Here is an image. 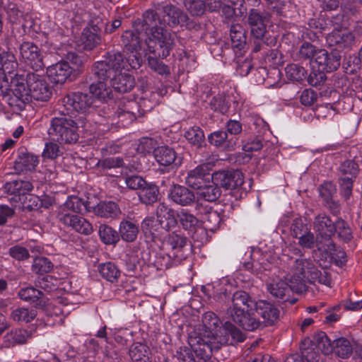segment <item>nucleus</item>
<instances>
[{
	"instance_id": "obj_23",
	"label": "nucleus",
	"mask_w": 362,
	"mask_h": 362,
	"mask_svg": "<svg viewBox=\"0 0 362 362\" xmlns=\"http://www.w3.org/2000/svg\"><path fill=\"white\" fill-rule=\"evenodd\" d=\"M208 141L211 145L229 151L235 150L236 146V139H228L227 132L223 130L211 133L208 136Z\"/></svg>"
},
{
	"instance_id": "obj_38",
	"label": "nucleus",
	"mask_w": 362,
	"mask_h": 362,
	"mask_svg": "<svg viewBox=\"0 0 362 362\" xmlns=\"http://www.w3.org/2000/svg\"><path fill=\"white\" fill-rule=\"evenodd\" d=\"M141 228L146 235L149 233L151 241L155 243V245L158 243L161 242L160 239L155 235L156 232H158L159 230L161 229V223L158 221V217H156V218L153 217H146L141 222Z\"/></svg>"
},
{
	"instance_id": "obj_1",
	"label": "nucleus",
	"mask_w": 362,
	"mask_h": 362,
	"mask_svg": "<svg viewBox=\"0 0 362 362\" xmlns=\"http://www.w3.org/2000/svg\"><path fill=\"white\" fill-rule=\"evenodd\" d=\"M142 30L144 33L127 30L122 35V44L131 54L124 59L127 68L136 69L141 64V54L148 52L165 58L170 55L174 42L172 35L164 29L165 20H161L157 12L148 10L144 14Z\"/></svg>"
},
{
	"instance_id": "obj_14",
	"label": "nucleus",
	"mask_w": 362,
	"mask_h": 362,
	"mask_svg": "<svg viewBox=\"0 0 362 362\" xmlns=\"http://www.w3.org/2000/svg\"><path fill=\"white\" fill-rule=\"evenodd\" d=\"M313 68L317 65V69L327 72H332L338 69L340 65V57L329 54L325 49H317L313 60L311 61Z\"/></svg>"
},
{
	"instance_id": "obj_47",
	"label": "nucleus",
	"mask_w": 362,
	"mask_h": 362,
	"mask_svg": "<svg viewBox=\"0 0 362 362\" xmlns=\"http://www.w3.org/2000/svg\"><path fill=\"white\" fill-rule=\"evenodd\" d=\"M36 317V310L27 308H18L12 311L11 317L15 322H30Z\"/></svg>"
},
{
	"instance_id": "obj_32",
	"label": "nucleus",
	"mask_w": 362,
	"mask_h": 362,
	"mask_svg": "<svg viewBox=\"0 0 362 362\" xmlns=\"http://www.w3.org/2000/svg\"><path fill=\"white\" fill-rule=\"evenodd\" d=\"M18 296L21 300L30 303H35L37 306H42L45 303L43 292L34 287L21 288L18 291Z\"/></svg>"
},
{
	"instance_id": "obj_22",
	"label": "nucleus",
	"mask_w": 362,
	"mask_h": 362,
	"mask_svg": "<svg viewBox=\"0 0 362 362\" xmlns=\"http://www.w3.org/2000/svg\"><path fill=\"white\" fill-rule=\"evenodd\" d=\"M156 215L161 223V229L168 231L176 227L177 220L175 211L165 203H159L156 209Z\"/></svg>"
},
{
	"instance_id": "obj_35",
	"label": "nucleus",
	"mask_w": 362,
	"mask_h": 362,
	"mask_svg": "<svg viewBox=\"0 0 362 362\" xmlns=\"http://www.w3.org/2000/svg\"><path fill=\"white\" fill-rule=\"evenodd\" d=\"M332 352L339 358H348L353 354V344L345 337L336 339L333 341Z\"/></svg>"
},
{
	"instance_id": "obj_4",
	"label": "nucleus",
	"mask_w": 362,
	"mask_h": 362,
	"mask_svg": "<svg viewBox=\"0 0 362 362\" xmlns=\"http://www.w3.org/2000/svg\"><path fill=\"white\" fill-rule=\"evenodd\" d=\"M296 284H291V289L296 293H302L305 288V282H318L332 287V279L329 274L318 270L314 264L305 258H298L294 262Z\"/></svg>"
},
{
	"instance_id": "obj_48",
	"label": "nucleus",
	"mask_w": 362,
	"mask_h": 362,
	"mask_svg": "<svg viewBox=\"0 0 362 362\" xmlns=\"http://www.w3.org/2000/svg\"><path fill=\"white\" fill-rule=\"evenodd\" d=\"M158 189L155 185H145L141 189L139 197L141 202L150 204L156 202L158 199Z\"/></svg>"
},
{
	"instance_id": "obj_46",
	"label": "nucleus",
	"mask_w": 362,
	"mask_h": 362,
	"mask_svg": "<svg viewBox=\"0 0 362 362\" xmlns=\"http://www.w3.org/2000/svg\"><path fill=\"white\" fill-rule=\"evenodd\" d=\"M230 38L233 47L241 49L246 43V35L242 25H233L230 28Z\"/></svg>"
},
{
	"instance_id": "obj_9",
	"label": "nucleus",
	"mask_w": 362,
	"mask_h": 362,
	"mask_svg": "<svg viewBox=\"0 0 362 362\" xmlns=\"http://www.w3.org/2000/svg\"><path fill=\"white\" fill-rule=\"evenodd\" d=\"M20 59L26 66L35 71L43 69L45 64L40 49L32 42H23L19 47Z\"/></svg>"
},
{
	"instance_id": "obj_53",
	"label": "nucleus",
	"mask_w": 362,
	"mask_h": 362,
	"mask_svg": "<svg viewBox=\"0 0 362 362\" xmlns=\"http://www.w3.org/2000/svg\"><path fill=\"white\" fill-rule=\"evenodd\" d=\"M114 119L117 118V124L119 127H125L131 124L136 119L135 115L127 110L119 108L113 115Z\"/></svg>"
},
{
	"instance_id": "obj_58",
	"label": "nucleus",
	"mask_w": 362,
	"mask_h": 362,
	"mask_svg": "<svg viewBox=\"0 0 362 362\" xmlns=\"http://www.w3.org/2000/svg\"><path fill=\"white\" fill-rule=\"evenodd\" d=\"M185 8L193 16H201L206 7L204 0H184Z\"/></svg>"
},
{
	"instance_id": "obj_34",
	"label": "nucleus",
	"mask_w": 362,
	"mask_h": 362,
	"mask_svg": "<svg viewBox=\"0 0 362 362\" xmlns=\"http://www.w3.org/2000/svg\"><path fill=\"white\" fill-rule=\"evenodd\" d=\"M28 337V333L25 329H12L4 337L2 346L10 348L16 344H23L26 341Z\"/></svg>"
},
{
	"instance_id": "obj_50",
	"label": "nucleus",
	"mask_w": 362,
	"mask_h": 362,
	"mask_svg": "<svg viewBox=\"0 0 362 362\" xmlns=\"http://www.w3.org/2000/svg\"><path fill=\"white\" fill-rule=\"evenodd\" d=\"M285 71L287 78L293 81H301L306 76L305 69L296 64L287 65Z\"/></svg>"
},
{
	"instance_id": "obj_24",
	"label": "nucleus",
	"mask_w": 362,
	"mask_h": 362,
	"mask_svg": "<svg viewBox=\"0 0 362 362\" xmlns=\"http://www.w3.org/2000/svg\"><path fill=\"white\" fill-rule=\"evenodd\" d=\"M354 41V35L347 30H333L327 36V42L330 46H337L339 48L350 47Z\"/></svg>"
},
{
	"instance_id": "obj_31",
	"label": "nucleus",
	"mask_w": 362,
	"mask_h": 362,
	"mask_svg": "<svg viewBox=\"0 0 362 362\" xmlns=\"http://www.w3.org/2000/svg\"><path fill=\"white\" fill-rule=\"evenodd\" d=\"M218 185L212 179L208 183L198 189L197 195L199 199L206 202H215L221 196V190Z\"/></svg>"
},
{
	"instance_id": "obj_57",
	"label": "nucleus",
	"mask_w": 362,
	"mask_h": 362,
	"mask_svg": "<svg viewBox=\"0 0 362 362\" xmlns=\"http://www.w3.org/2000/svg\"><path fill=\"white\" fill-rule=\"evenodd\" d=\"M315 252H324L327 258L332 260V263L337 266L341 267L346 262V254L345 250H315Z\"/></svg>"
},
{
	"instance_id": "obj_12",
	"label": "nucleus",
	"mask_w": 362,
	"mask_h": 362,
	"mask_svg": "<svg viewBox=\"0 0 362 362\" xmlns=\"http://www.w3.org/2000/svg\"><path fill=\"white\" fill-rule=\"evenodd\" d=\"M270 22V15L264 11L252 8L249 11L247 23L252 36L261 39L267 32V27Z\"/></svg>"
},
{
	"instance_id": "obj_60",
	"label": "nucleus",
	"mask_w": 362,
	"mask_h": 362,
	"mask_svg": "<svg viewBox=\"0 0 362 362\" xmlns=\"http://www.w3.org/2000/svg\"><path fill=\"white\" fill-rule=\"evenodd\" d=\"M124 165L123 159L121 157H110L103 160H99L97 166L103 170H110L112 168L122 167Z\"/></svg>"
},
{
	"instance_id": "obj_41",
	"label": "nucleus",
	"mask_w": 362,
	"mask_h": 362,
	"mask_svg": "<svg viewBox=\"0 0 362 362\" xmlns=\"http://www.w3.org/2000/svg\"><path fill=\"white\" fill-rule=\"evenodd\" d=\"M59 211L82 214L87 211V203L78 197L71 196L60 207Z\"/></svg>"
},
{
	"instance_id": "obj_28",
	"label": "nucleus",
	"mask_w": 362,
	"mask_h": 362,
	"mask_svg": "<svg viewBox=\"0 0 362 362\" xmlns=\"http://www.w3.org/2000/svg\"><path fill=\"white\" fill-rule=\"evenodd\" d=\"M93 213L101 218H116L121 214L118 205L114 202H100L93 208Z\"/></svg>"
},
{
	"instance_id": "obj_45",
	"label": "nucleus",
	"mask_w": 362,
	"mask_h": 362,
	"mask_svg": "<svg viewBox=\"0 0 362 362\" xmlns=\"http://www.w3.org/2000/svg\"><path fill=\"white\" fill-rule=\"evenodd\" d=\"M316 347L310 339H305L300 345L301 356L297 354L302 360L305 358L308 362H317L319 360L318 351L315 350Z\"/></svg>"
},
{
	"instance_id": "obj_10",
	"label": "nucleus",
	"mask_w": 362,
	"mask_h": 362,
	"mask_svg": "<svg viewBox=\"0 0 362 362\" xmlns=\"http://www.w3.org/2000/svg\"><path fill=\"white\" fill-rule=\"evenodd\" d=\"M57 218L64 226L83 235L93 231L92 224L84 217L70 211H59Z\"/></svg>"
},
{
	"instance_id": "obj_21",
	"label": "nucleus",
	"mask_w": 362,
	"mask_h": 362,
	"mask_svg": "<svg viewBox=\"0 0 362 362\" xmlns=\"http://www.w3.org/2000/svg\"><path fill=\"white\" fill-rule=\"evenodd\" d=\"M168 197L170 200L182 206L191 205L195 199L194 194L192 191L179 185H173L170 187Z\"/></svg>"
},
{
	"instance_id": "obj_15",
	"label": "nucleus",
	"mask_w": 362,
	"mask_h": 362,
	"mask_svg": "<svg viewBox=\"0 0 362 362\" xmlns=\"http://www.w3.org/2000/svg\"><path fill=\"white\" fill-rule=\"evenodd\" d=\"M211 179L209 168L206 165H199L187 172L185 177V184L191 188L198 189L208 183Z\"/></svg>"
},
{
	"instance_id": "obj_8",
	"label": "nucleus",
	"mask_w": 362,
	"mask_h": 362,
	"mask_svg": "<svg viewBox=\"0 0 362 362\" xmlns=\"http://www.w3.org/2000/svg\"><path fill=\"white\" fill-rule=\"evenodd\" d=\"M314 229L317 232L316 237L317 249L327 247L328 249L334 247L332 235L336 226V222L333 223L329 216L320 214L315 218L313 222Z\"/></svg>"
},
{
	"instance_id": "obj_52",
	"label": "nucleus",
	"mask_w": 362,
	"mask_h": 362,
	"mask_svg": "<svg viewBox=\"0 0 362 362\" xmlns=\"http://www.w3.org/2000/svg\"><path fill=\"white\" fill-rule=\"evenodd\" d=\"M18 65L16 56L12 52H3V60L0 64V69H1L5 74L13 73L18 68Z\"/></svg>"
},
{
	"instance_id": "obj_64",
	"label": "nucleus",
	"mask_w": 362,
	"mask_h": 362,
	"mask_svg": "<svg viewBox=\"0 0 362 362\" xmlns=\"http://www.w3.org/2000/svg\"><path fill=\"white\" fill-rule=\"evenodd\" d=\"M319 192L320 197L325 202L332 198V196L337 192V188L332 182H325L320 186Z\"/></svg>"
},
{
	"instance_id": "obj_20",
	"label": "nucleus",
	"mask_w": 362,
	"mask_h": 362,
	"mask_svg": "<svg viewBox=\"0 0 362 362\" xmlns=\"http://www.w3.org/2000/svg\"><path fill=\"white\" fill-rule=\"evenodd\" d=\"M232 305L228 308V314L231 315L238 310H253L257 301H255L247 292L237 291L232 296Z\"/></svg>"
},
{
	"instance_id": "obj_56",
	"label": "nucleus",
	"mask_w": 362,
	"mask_h": 362,
	"mask_svg": "<svg viewBox=\"0 0 362 362\" xmlns=\"http://www.w3.org/2000/svg\"><path fill=\"white\" fill-rule=\"evenodd\" d=\"M334 231H337L339 238L344 243H348L352 239L351 228L348 224L341 218H339L336 221Z\"/></svg>"
},
{
	"instance_id": "obj_5",
	"label": "nucleus",
	"mask_w": 362,
	"mask_h": 362,
	"mask_svg": "<svg viewBox=\"0 0 362 362\" xmlns=\"http://www.w3.org/2000/svg\"><path fill=\"white\" fill-rule=\"evenodd\" d=\"M228 339L225 337L207 334L204 337H191L189 344L192 353L194 354L195 362H211L213 352L218 351L223 345L228 344Z\"/></svg>"
},
{
	"instance_id": "obj_25",
	"label": "nucleus",
	"mask_w": 362,
	"mask_h": 362,
	"mask_svg": "<svg viewBox=\"0 0 362 362\" xmlns=\"http://www.w3.org/2000/svg\"><path fill=\"white\" fill-rule=\"evenodd\" d=\"M39 163L38 157L29 152H21L16 158L14 168L18 173L35 170Z\"/></svg>"
},
{
	"instance_id": "obj_42",
	"label": "nucleus",
	"mask_w": 362,
	"mask_h": 362,
	"mask_svg": "<svg viewBox=\"0 0 362 362\" xmlns=\"http://www.w3.org/2000/svg\"><path fill=\"white\" fill-rule=\"evenodd\" d=\"M105 81L101 80L92 83L90 86V92L97 98L105 101L112 98V90L110 85L108 86Z\"/></svg>"
},
{
	"instance_id": "obj_3",
	"label": "nucleus",
	"mask_w": 362,
	"mask_h": 362,
	"mask_svg": "<svg viewBox=\"0 0 362 362\" xmlns=\"http://www.w3.org/2000/svg\"><path fill=\"white\" fill-rule=\"evenodd\" d=\"M13 95L23 103L31 99L39 101H47L52 95V88L44 76L28 73L25 77L23 74H16L11 81Z\"/></svg>"
},
{
	"instance_id": "obj_29",
	"label": "nucleus",
	"mask_w": 362,
	"mask_h": 362,
	"mask_svg": "<svg viewBox=\"0 0 362 362\" xmlns=\"http://www.w3.org/2000/svg\"><path fill=\"white\" fill-rule=\"evenodd\" d=\"M148 346L141 342L133 343L129 349L130 362H151Z\"/></svg>"
},
{
	"instance_id": "obj_27",
	"label": "nucleus",
	"mask_w": 362,
	"mask_h": 362,
	"mask_svg": "<svg viewBox=\"0 0 362 362\" xmlns=\"http://www.w3.org/2000/svg\"><path fill=\"white\" fill-rule=\"evenodd\" d=\"M163 13L168 17V23L170 26L187 25L188 16L183 11L172 5L163 7Z\"/></svg>"
},
{
	"instance_id": "obj_55",
	"label": "nucleus",
	"mask_w": 362,
	"mask_h": 362,
	"mask_svg": "<svg viewBox=\"0 0 362 362\" xmlns=\"http://www.w3.org/2000/svg\"><path fill=\"white\" fill-rule=\"evenodd\" d=\"M191 235L193 240V243L192 245L193 249L201 248L202 247H204L206 243L209 242V238L206 231V228H203L202 226H199L196 230V231H193Z\"/></svg>"
},
{
	"instance_id": "obj_61",
	"label": "nucleus",
	"mask_w": 362,
	"mask_h": 362,
	"mask_svg": "<svg viewBox=\"0 0 362 362\" xmlns=\"http://www.w3.org/2000/svg\"><path fill=\"white\" fill-rule=\"evenodd\" d=\"M149 254H153L154 257L156 258L155 263L160 264V266L165 265L167 266L172 258V256L176 257L177 255H175V250H170L171 253L165 254L163 250H148Z\"/></svg>"
},
{
	"instance_id": "obj_44",
	"label": "nucleus",
	"mask_w": 362,
	"mask_h": 362,
	"mask_svg": "<svg viewBox=\"0 0 362 362\" xmlns=\"http://www.w3.org/2000/svg\"><path fill=\"white\" fill-rule=\"evenodd\" d=\"M312 343L317 350H320L324 354L328 355L332 353L333 341L331 342L324 332H319L313 337Z\"/></svg>"
},
{
	"instance_id": "obj_36",
	"label": "nucleus",
	"mask_w": 362,
	"mask_h": 362,
	"mask_svg": "<svg viewBox=\"0 0 362 362\" xmlns=\"http://www.w3.org/2000/svg\"><path fill=\"white\" fill-rule=\"evenodd\" d=\"M139 227L134 223L123 220L120 222L119 227V235L122 239L128 243L134 242L138 235Z\"/></svg>"
},
{
	"instance_id": "obj_18",
	"label": "nucleus",
	"mask_w": 362,
	"mask_h": 362,
	"mask_svg": "<svg viewBox=\"0 0 362 362\" xmlns=\"http://www.w3.org/2000/svg\"><path fill=\"white\" fill-rule=\"evenodd\" d=\"M293 274L289 279V282L286 283L282 280L279 281H273L267 285V289L271 295L275 297L278 302H286L288 299L286 296L290 293L291 289V284H296V275L295 274V267L293 266Z\"/></svg>"
},
{
	"instance_id": "obj_30",
	"label": "nucleus",
	"mask_w": 362,
	"mask_h": 362,
	"mask_svg": "<svg viewBox=\"0 0 362 362\" xmlns=\"http://www.w3.org/2000/svg\"><path fill=\"white\" fill-rule=\"evenodd\" d=\"M81 41L85 49L92 50L94 49L100 42L98 28L94 25L84 28Z\"/></svg>"
},
{
	"instance_id": "obj_37",
	"label": "nucleus",
	"mask_w": 362,
	"mask_h": 362,
	"mask_svg": "<svg viewBox=\"0 0 362 362\" xmlns=\"http://www.w3.org/2000/svg\"><path fill=\"white\" fill-rule=\"evenodd\" d=\"M177 217L183 229L188 231L189 234L196 231L202 226L201 222L196 216L185 210H181L177 214Z\"/></svg>"
},
{
	"instance_id": "obj_2",
	"label": "nucleus",
	"mask_w": 362,
	"mask_h": 362,
	"mask_svg": "<svg viewBox=\"0 0 362 362\" xmlns=\"http://www.w3.org/2000/svg\"><path fill=\"white\" fill-rule=\"evenodd\" d=\"M127 66L120 52H111L103 59L95 63L93 71L99 80L109 79L112 90L124 93L135 86L134 78L129 74L122 72Z\"/></svg>"
},
{
	"instance_id": "obj_11",
	"label": "nucleus",
	"mask_w": 362,
	"mask_h": 362,
	"mask_svg": "<svg viewBox=\"0 0 362 362\" xmlns=\"http://www.w3.org/2000/svg\"><path fill=\"white\" fill-rule=\"evenodd\" d=\"M211 179L215 183L226 189L241 187L244 184V176L240 170H221L214 173Z\"/></svg>"
},
{
	"instance_id": "obj_7",
	"label": "nucleus",
	"mask_w": 362,
	"mask_h": 362,
	"mask_svg": "<svg viewBox=\"0 0 362 362\" xmlns=\"http://www.w3.org/2000/svg\"><path fill=\"white\" fill-rule=\"evenodd\" d=\"M93 103V96L88 93H71L59 100L58 110L64 116L74 115L77 112L85 113L90 108Z\"/></svg>"
},
{
	"instance_id": "obj_13",
	"label": "nucleus",
	"mask_w": 362,
	"mask_h": 362,
	"mask_svg": "<svg viewBox=\"0 0 362 362\" xmlns=\"http://www.w3.org/2000/svg\"><path fill=\"white\" fill-rule=\"evenodd\" d=\"M254 310L263 319L261 321L262 329L267 326L274 325L279 319L280 310L267 300H257Z\"/></svg>"
},
{
	"instance_id": "obj_33",
	"label": "nucleus",
	"mask_w": 362,
	"mask_h": 362,
	"mask_svg": "<svg viewBox=\"0 0 362 362\" xmlns=\"http://www.w3.org/2000/svg\"><path fill=\"white\" fill-rule=\"evenodd\" d=\"M188 240L187 238L177 232H174L169 234L168 236L162 242V245H160L158 243L154 245L150 244L148 249H155L156 247L162 248L164 247H170L172 249L182 248L187 245Z\"/></svg>"
},
{
	"instance_id": "obj_17",
	"label": "nucleus",
	"mask_w": 362,
	"mask_h": 362,
	"mask_svg": "<svg viewBox=\"0 0 362 362\" xmlns=\"http://www.w3.org/2000/svg\"><path fill=\"white\" fill-rule=\"evenodd\" d=\"M252 311V310H238L229 315L236 324L247 331L253 332L262 329L261 321L255 316Z\"/></svg>"
},
{
	"instance_id": "obj_6",
	"label": "nucleus",
	"mask_w": 362,
	"mask_h": 362,
	"mask_svg": "<svg viewBox=\"0 0 362 362\" xmlns=\"http://www.w3.org/2000/svg\"><path fill=\"white\" fill-rule=\"evenodd\" d=\"M78 124L74 119L66 117H54L50 121L48 134L59 143L73 144L78 139Z\"/></svg>"
},
{
	"instance_id": "obj_62",
	"label": "nucleus",
	"mask_w": 362,
	"mask_h": 362,
	"mask_svg": "<svg viewBox=\"0 0 362 362\" xmlns=\"http://www.w3.org/2000/svg\"><path fill=\"white\" fill-rule=\"evenodd\" d=\"M325 72L327 71L320 70L319 69L315 70V68H313L308 78L309 84L312 86L322 85L327 78Z\"/></svg>"
},
{
	"instance_id": "obj_26",
	"label": "nucleus",
	"mask_w": 362,
	"mask_h": 362,
	"mask_svg": "<svg viewBox=\"0 0 362 362\" xmlns=\"http://www.w3.org/2000/svg\"><path fill=\"white\" fill-rule=\"evenodd\" d=\"M154 158L160 165L168 166L173 163L180 164L177 162V153L173 148L168 146H158L153 151Z\"/></svg>"
},
{
	"instance_id": "obj_43",
	"label": "nucleus",
	"mask_w": 362,
	"mask_h": 362,
	"mask_svg": "<svg viewBox=\"0 0 362 362\" xmlns=\"http://www.w3.org/2000/svg\"><path fill=\"white\" fill-rule=\"evenodd\" d=\"M98 233L101 241L107 245L115 246L119 240V233L108 225H100Z\"/></svg>"
},
{
	"instance_id": "obj_39",
	"label": "nucleus",
	"mask_w": 362,
	"mask_h": 362,
	"mask_svg": "<svg viewBox=\"0 0 362 362\" xmlns=\"http://www.w3.org/2000/svg\"><path fill=\"white\" fill-rule=\"evenodd\" d=\"M225 337L228 339V344L233 345L244 341L245 334L230 322H226L223 325Z\"/></svg>"
},
{
	"instance_id": "obj_16",
	"label": "nucleus",
	"mask_w": 362,
	"mask_h": 362,
	"mask_svg": "<svg viewBox=\"0 0 362 362\" xmlns=\"http://www.w3.org/2000/svg\"><path fill=\"white\" fill-rule=\"evenodd\" d=\"M47 75L54 83H64L69 78L75 77L73 68L67 62H59L47 68Z\"/></svg>"
},
{
	"instance_id": "obj_40",
	"label": "nucleus",
	"mask_w": 362,
	"mask_h": 362,
	"mask_svg": "<svg viewBox=\"0 0 362 362\" xmlns=\"http://www.w3.org/2000/svg\"><path fill=\"white\" fill-rule=\"evenodd\" d=\"M98 272L103 279L111 283L117 282L121 274L117 265L110 262L100 264Z\"/></svg>"
},
{
	"instance_id": "obj_54",
	"label": "nucleus",
	"mask_w": 362,
	"mask_h": 362,
	"mask_svg": "<svg viewBox=\"0 0 362 362\" xmlns=\"http://www.w3.org/2000/svg\"><path fill=\"white\" fill-rule=\"evenodd\" d=\"M53 264L49 259L44 257H37L34 259L33 270L37 274H43L49 272Z\"/></svg>"
},
{
	"instance_id": "obj_63",
	"label": "nucleus",
	"mask_w": 362,
	"mask_h": 362,
	"mask_svg": "<svg viewBox=\"0 0 362 362\" xmlns=\"http://www.w3.org/2000/svg\"><path fill=\"white\" fill-rule=\"evenodd\" d=\"M136 252L137 250H128V252H126L122 256V260L125 262L127 269L129 272L134 271L139 262V258Z\"/></svg>"
},
{
	"instance_id": "obj_51",
	"label": "nucleus",
	"mask_w": 362,
	"mask_h": 362,
	"mask_svg": "<svg viewBox=\"0 0 362 362\" xmlns=\"http://www.w3.org/2000/svg\"><path fill=\"white\" fill-rule=\"evenodd\" d=\"M340 176L356 178L359 172V167L354 160H346L339 168Z\"/></svg>"
},
{
	"instance_id": "obj_59",
	"label": "nucleus",
	"mask_w": 362,
	"mask_h": 362,
	"mask_svg": "<svg viewBox=\"0 0 362 362\" xmlns=\"http://www.w3.org/2000/svg\"><path fill=\"white\" fill-rule=\"evenodd\" d=\"M354 177L340 176L339 187L341 196L347 200L352 194Z\"/></svg>"
},
{
	"instance_id": "obj_19",
	"label": "nucleus",
	"mask_w": 362,
	"mask_h": 362,
	"mask_svg": "<svg viewBox=\"0 0 362 362\" xmlns=\"http://www.w3.org/2000/svg\"><path fill=\"white\" fill-rule=\"evenodd\" d=\"M196 209L200 216V222L203 223L206 229L214 231L218 228L221 218L216 211H214L210 206H204L202 203L197 204Z\"/></svg>"
},
{
	"instance_id": "obj_49",
	"label": "nucleus",
	"mask_w": 362,
	"mask_h": 362,
	"mask_svg": "<svg viewBox=\"0 0 362 362\" xmlns=\"http://www.w3.org/2000/svg\"><path fill=\"white\" fill-rule=\"evenodd\" d=\"M185 137L192 145L200 146L204 140V134L200 127L194 126L185 131Z\"/></svg>"
}]
</instances>
